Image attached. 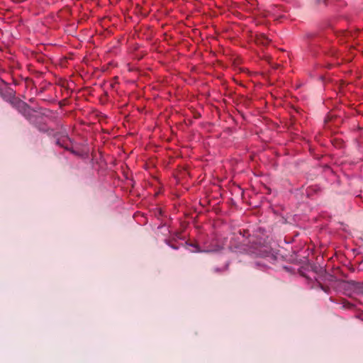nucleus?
Instances as JSON below:
<instances>
[{
  "label": "nucleus",
  "instance_id": "nucleus-4",
  "mask_svg": "<svg viewBox=\"0 0 363 363\" xmlns=\"http://www.w3.org/2000/svg\"><path fill=\"white\" fill-rule=\"evenodd\" d=\"M352 287L359 291H363V284L352 281L350 282Z\"/></svg>",
  "mask_w": 363,
  "mask_h": 363
},
{
  "label": "nucleus",
  "instance_id": "nucleus-8",
  "mask_svg": "<svg viewBox=\"0 0 363 363\" xmlns=\"http://www.w3.org/2000/svg\"><path fill=\"white\" fill-rule=\"evenodd\" d=\"M0 96L1 97H3L4 99H5V95L4 94L3 91L1 89H0Z\"/></svg>",
  "mask_w": 363,
  "mask_h": 363
},
{
  "label": "nucleus",
  "instance_id": "nucleus-1",
  "mask_svg": "<svg viewBox=\"0 0 363 363\" xmlns=\"http://www.w3.org/2000/svg\"><path fill=\"white\" fill-rule=\"evenodd\" d=\"M13 106L18 110L19 113L23 115L26 118H28L32 115L31 108L24 101L18 99H13L11 101Z\"/></svg>",
  "mask_w": 363,
  "mask_h": 363
},
{
  "label": "nucleus",
  "instance_id": "nucleus-2",
  "mask_svg": "<svg viewBox=\"0 0 363 363\" xmlns=\"http://www.w3.org/2000/svg\"><path fill=\"white\" fill-rule=\"evenodd\" d=\"M71 140L67 135L62 136L60 138L57 139L56 144L66 150H69V145Z\"/></svg>",
  "mask_w": 363,
  "mask_h": 363
},
{
  "label": "nucleus",
  "instance_id": "nucleus-5",
  "mask_svg": "<svg viewBox=\"0 0 363 363\" xmlns=\"http://www.w3.org/2000/svg\"><path fill=\"white\" fill-rule=\"evenodd\" d=\"M342 306L345 308H353L354 305L352 303H349L347 301H344L342 302Z\"/></svg>",
  "mask_w": 363,
  "mask_h": 363
},
{
  "label": "nucleus",
  "instance_id": "nucleus-3",
  "mask_svg": "<svg viewBox=\"0 0 363 363\" xmlns=\"http://www.w3.org/2000/svg\"><path fill=\"white\" fill-rule=\"evenodd\" d=\"M270 42V40L264 34H261L257 38V43L263 45H267Z\"/></svg>",
  "mask_w": 363,
  "mask_h": 363
},
{
  "label": "nucleus",
  "instance_id": "nucleus-7",
  "mask_svg": "<svg viewBox=\"0 0 363 363\" xmlns=\"http://www.w3.org/2000/svg\"><path fill=\"white\" fill-rule=\"evenodd\" d=\"M167 244L171 247H172L173 249L174 250H177L178 249V247L175 246V245H171L169 244V242H167Z\"/></svg>",
  "mask_w": 363,
  "mask_h": 363
},
{
  "label": "nucleus",
  "instance_id": "nucleus-6",
  "mask_svg": "<svg viewBox=\"0 0 363 363\" xmlns=\"http://www.w3.org/2000/svg\"><path fill=\"white\" fill-rule=\"evenodd\" d=\"M227 268H228V264H226V265H225V267L223 269H219V268H217V267H216V268H214V269H213V272H222V271H223V270L227 269Z\"/></svg>",
  "mask_w": 363,
  "mask_h": 363
}]
</instances>
